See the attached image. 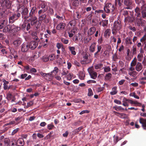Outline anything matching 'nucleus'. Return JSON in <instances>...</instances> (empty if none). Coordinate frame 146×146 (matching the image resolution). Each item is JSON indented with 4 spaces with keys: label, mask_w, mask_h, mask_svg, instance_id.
Masks as SVG:
<instances>
[{
    "label": "nucleus",
    "mask_w": 146,
    "mask_h": 146,
    "mask_svg": "<svg viewBox=\"0 0 146 146\" xmlns=\"http://www.w3.org/2000/svg\"><path fill=\"white\" fill-rule=\"evenodd\" d=\"M65 26V24L63 23H61L57 25L56 27V29L58 30H62L64 28Z\"/></svg>",
    "instance_id": "ddd939ff"
},
{
    "label": "nucleus",
    "mask_w": 146,
    "mask_h": 146,
    "mask_svg": "<svg viewBox=\"0 0 146 146\" xmlns=\"http://www.w3.org/2000/svg\"><path fill=\"white\" fill-rule=\"evenodd\" d=\"M143 57V55L142 53L139 54L137 56L138 60L139 62H141Z\"/></svg>",
    "instance_id": "4c0bfd02"
},
{
    "label": "nucleus",
    "mask_w": 146,
    "mask_h": 146,
    "mask_svg": "<svg viewBox=\"0 0 146 146\" xmlns=\"http://www.w3.org/2000/svg\"><path fill=\"white\" fill-rule=\"evenodd\" d=\"M132 39L129 37H127L126 39V40L128 44H132L131 41Z\"/></svg>",
    "instance_id": "603ef678"
},
{
    "label": "nucleus",
    "mask_w": 146,
    "mask_h": 146,
    "mask_svg": "<svg viewBox=\"0 0 146 146\" xmlns=\"http://www.w3.org/2000/svg\"><path fill=\"white\" fill-rule=\"evenodd\" d=\"M79 1L78 0H77L73 2L72 5L73 6L77 7L79 5Z\"/></svg>",
    "instance_id": "37998d69"
},
{
    "label": "nucleus",
    "mask_w": 146,
    "mask_h": 146,
    "mask_svg": "<svg viewBox=\"0 0 146 146\" xmlns=\"http://www.w3.org/2000/svg\"><path fill=\"white\" fill-rule=\"evenodd\" d=\"M89 113V111L88 110H84L81 111L80 113L79 114L80 115L85 113Z\"/></svg>",
    "instance_id": "680f3d73"
},
{
    "label": "nucleus",
    "mask_w": 146,
    "mask_h": 146,
    "mask_svg": "<svg viewBox=\"0 0 146 146\" xmlns=\"http://www.w3.org/2000/svg\"><path fill=\"white\" fill-rule=\"evenodd\" d=\"M92 26H96L98 24V21L97 20L93 19L92 20Z\"/></svg>",
    "instance_id": "49530a36"
},
{
    "label": "nucleus",
    "mask_w": 146,
    "mask_h": 146,
    "mask_svg": "<svg viewBox=\"0 0 146 146\" xmlns=\"http://www.w3.org/2000/svg\"><path fill=\"white\" fill-rule=\"evenodd\" d=\"M61 41L62 42L65 44H67L68 42V40L67 39H66L64 38H62L61 39Z\"/></svg>",
    "instance_id": "864d4df0"
},
{
    "label": "nucleus",
    "mask_w": 146,
    "mask_h": 146,
    "mask_svg": "<svg viewBox=\"0 0 146 146\" xmlns=\"http://www.w3.org/2000/svg\"><path fill=\"white\" fill-rule=\"evenodd\" d=\"M56 46L58 49H60L61 48H62L64 46L62 44V43H57L56 44Z\"/></svg>",
    "instance_id": "3c124183"
},
{
    "label": "nucleus",
    "mask_w": 146,
    "mask_h": 146,
    "mask_svg": "<svg viewBox=\"0 0 146 146\" xmlns=\"http://www.w3.org/2000/svg\"><path fill=\"white\" fill-rule=\"evenodd\" d=\"M129 103L131 104H135V105H138L139 106H140L141 104L140 103L138 102L137 101H134L132 100H129Z\"/></svg>",
    "instance_id": "473e14b6"
},
{
    "label": "nucleus",
    "mask_w": 146,
    "mask_h": 146,
    "mask_svg": "<svg viewBox=\"0 0 146 146\" xmlns=\"http://www.w3.org/2000/svg\"><path fill=\"white\" fill-rule=\"evenodd\" d=\"M69 48L70 50L71 51L72 54L74 55L76 54V52L75 51V48L74 47L70 46L69 47Z\"/></svg>",
    "instance_id": "7c9ffc66"
},
{
    "label": "nucleus",
    "mask_w": 146,
    "mask_h": 146,
    "mask_svg": "<svg viewBox=\"0 0 146 146\" xmlns=\"http://www.w3.org/2000/svg\"><path fill=\"white\" fill-rule=\"evenodd\" d=\"M123 3L125 9H132V0H124Z\"/></svg>",
    "instance_id": "7ed1b4c3"
},
{
    "label": "nucleus",
    "mask_w": 146,
    "mask_h": 146,
    "mask_svg": "<svg viewBox=\"0 0 146 146\" xmlns=\"http://www.w3.org/2000/svg\"><path fill=\"white\" fill-rule=\"evenodd\" d=\"M104 89V87H98L96 88V91L97 92H100L103 91Z\"/></svg>",
    "instance_id": "72a5a7b5"
},
{
    "label": "nucleus",
    "mask_w": 146,
    "mask_h": 146,
    "mask_svg": "<svg viewBox=\"0 0 146 146\" xmlns=\"http://www.w3.org/2000/svg\"><path fill=\"white\" fill-rule=\"evenodd\" d=\"M16 141L15 140H13L10 142V146H17Z\"/></svg>",
    "instance_id": "5fc2aeb1"
},
{
    "label": "nucleus",
    "mask_w": 146,
    "mask_h": 146,
    "mask_svg": "<svg viewBox=\"0 0 146 146\" xmlns=\"http://www.w3.org/2000/svg\"><path fill=\"white\" fill-rule=\"evenodd\" d=\"M93 92L92 90L90 88L88 89V96H92L93 95Z\"/></svg>",
    "instance_id": "09e8293b"
},
{
    "label": "nucleus",
    "mask_w": 146,
    "mask_h": 146,
    "mask_svg": "<svg viewBox=\"0 0 146 146\" xmlns=\"http://www.w3.org/2000/svg\"><path fill=\"white\" fill-rule=\"evenodd\" d=\"M96 43L94 42L92 43L91 44L89 50L91 52H93L95 51Z\"/></svg>",
    "instance_id": "a211bd4d"
},
{
    "label": "nucleus",
    "mask_w": 146,
    "mask_h": 146,
    "mask_svg": "<svg viewBox=\"0 0 146 146\" xmlns=\"http://www.w3.org/2000/svg\"><path fill=\"white\" fill-rule=\"evenodd\" d=\"M19 128H16V129L14 130L12 133V135H14L15 133H17L19 130Z\"/></svg>",
    "instance_id": "e2e57ef3"
},
{
    "label": "nucleus",
    "mask_w": 146,
    "mask_h": 146,
    "mask_svg": "<svg viewBox=\"0 0 146 146\" xmlns=\"http://www.w3.org/2000/svg\"><path fill=\"white\" fill-rule=\"evenodd\" d=\"M128 74L131 76L135 77L137 74V71H128Z\"/></svg>",
    "instance_id": "393cba45"
},
{
    "label": "nucleus",
    "mask_w": 146,
    "mask_h": 146,
    "mask_svg": "<svg viewBox=\"0 0 146 146\" xmlns=\"http://www.w3.org/2000/svg\"><path fill=\"white\" fill-rule=\"evenodd\" d=\"M54 127V126L52 123L49 124L47 125V128L49 130L52 129Z\"/></svg>",
    "instance_id": "a18cd8bd"
},
{
    "label": "nucleus",
    "mask_w": 146,
    "mask_h": 146,
    "mask_svg": "<svg viewBox=\"0 0 146 146\" xmlns=\"http://www.w3.org/2000/svg\"><path fill=\"white\" fill-rule=\"evenodd\" d=\"M28 22H30L31 25L32 26L35 25L36 24L37 22V18L36 17H32L31 18H29L28 20H27Z\"/></svg>",
    "instance_id": "423d86ee"
},
{
    "label": "nucleus",
    "mask_w": 146,
    "mask_h": 146,
    "mask_svg": "<svg viewBox=\"0 0 146 146\" xmlns=\"http://www.w3.org/2000/svg\"><path fill=\"white\" fill-rule=\"evenodd\" d=\"M68 73V71L66 69H63L62 72L61 73V76L66 75Z\"/></svg>",
    "instance_id": "e433bc0d"
},
{
    "label": "nucleus",
    "mask_w": 146,
    "mask_h": 146,
    "mask_svg": "<svg viewBox=\"0 0 146 146\" xmlns=\"http://www.w3.org/2000/svg\"><path fill=\"white\" fill-rule=\"evenodd\" d=\"M36 9V8L35 7H33L31 9V11L29 14V18H31L32 17H35V16L33 15V14L35 13V11Z\"/></svg>",
    "instance_id": "dca6fc26"
},
{
    "label": "nucleus",
    "mask_w": 146,
    "mask_h": 146,
    "mask_svg": "<svg viewBox=\"0 0 146 146\" xmlns=\"http://www.w3.org/2000/svg\"><path fill=\"white\" fill-rule=\"evenodd\" d=\"M4 142L6 146H8L9 143V138H5L4 139Z\"/></svg>",
    "instance_id": "58836bf2"
},
{
    "label": "nucleus",
    "mask_w": 146,
    "mask_h": 146,
    "mask_svg": "<svg viewBox=\"0 0 146 146\" xmlns=\"http://www.w3.org/2000/svg\"><path fill=\"white\" fill-rule=\"evenodd\" d=\"M85 77V74L83 72H80V73L79 78L81 80H83Z\"/></svg>",
    "instance_id": "c03bdc74"
},
{
    "label": "nucleus",
    "mask_w": 146,
    "mask_h": 146,
    "mask_svg": "<svg viewBox=\"0 0 146 146\" xmlns=\"http://www.w3.org/2000/svg\"><path fill=\"white\" fill-rule=\"evenodd\" d=\"M48 57L49 60L52 61L54 59L55 56L54 54H52L50 55Z\"/></svg>",
    "instance_id": "a19ab883"
},
{
    "label": "nucleus",
    "mask_w": 146,
    "mask_h": 146,
    "mask_svg": "<svg viewBox=\"0 0 146 146\" xmlns=\"http://www.w3.org/2000/svg\"><path fill=\"white\" fill-rule=\"evenodd\" d=\"M53 76L52 75V74L50 72V73H46V75L45 77V79L47 80H52Z\"/></svg>",
    "instance_id": "a878e982"
},
{
    "label": "nucleus",
    "mask_w": 146,
    "mask_h": 146,
    "mask_svg": "<svg viewBox=\"0 0 146 146\" xmlns=\"http://www.w3.org/2000/svg\"><path fill=\"white\" fill-rule=\"evenodd\" d=\"M135 22L137 23V25L139 26H140L141 24V21L142 20L141 17H135Z\"/></svg>",
    "instance_id": "bb28decb"
},
{
    "label": "nucleus",
    "mask_w": 146,
    "mask_h": 146,
    "mask_svg": "<svg viewBox=\"0 0 146 146\" xmlns=\"http://www.w3.org/2000/svg\"><path fill=\"white\" fill-rule=\"evenodd\" d=\"M91 38L89 37H84L83 41L84 43H87L90 42L91 40Z\"/></svg>",
    "instance_id": "c756f323"
},
{
    "label": "nucleus",
    "mask_w": 146,
    "mask_h": 146,
    "mask_svg": "<svg viewBox=\"0 0 146 146\" xmlns=\"http://www.w3.org/2000/svg\"><path fill=\"white\" fill-rule=\"evenodd\" d=\"M39 19L40 21H43L44 23H47L49 22V19L46 17V15L44 14L39 15Z\"/></svg>",
    "instance_id": "39448f33"
},
{
    "label": "nucleus",
    "mask_w": 146,
    "mask_h": 146,
    "mask_svg": "<svg viewBox=\"0 0 146 146\" xmlns=\"http://www.w3.org/2000/svg\"><path fill=\"white\" fill-rule=\"evenodd\" d=\"M114 102L115 103L118 104H121V102L119 100H115L114 101Z\"/></svg>",
    "instance_id": "69168bd1"
},
{
    "label": "nucleus",
    "mask_w": 146,
    "mask_h": 146,
    "mask_svg": "<svg viewBox=\"0 0 146 146\" xmlns=\"http://www.w3.org/2000/svg\"><path fill=\"white\" fill-rule=\"evenodd\" d=\"M16 143L19 146H23L24 144L23 139L22 138L19 139Z\"/></svg>",
    "instance_id": "2eb2a0df"
},
{
    "label": "nucleus",
    "mask_w": 146,
    "mask_h": 146,
    "mask_svg": "<svg viewBox=\"0 0 146 146\" xmlns=\"http://www.w3.org/2000/svg\"><path fill=\"white\" fill-rule=\"evenodd\" d=\"M141 18H146V9L143 10L141 11Z\"/></svg>",
    "instance_id": "cd10ccee"
},
{
    "label": "nucleus",
    "mask_w": 146,
    "mask_h": 146,
    "mask_svg": "<svg viewBox=\"0 0 146 146\" xmlns=\"http://www.w3.org/2000/svg\"><path fill=\"white\" fill-rule=\"evenodd\" d=\"M15 121H11L9 122V123H8L5 124L4 125V126L5 127V126H7L8 125H13V124H15Z\"/></svg>",
    "instance_id": "8fccbe9b"
},
{
    "label": "nucleus",
    "mask_w": 146,
    "mask_h": 146,
    "mask_svg": "<svg viewBox=\"0 0 146 146\" xmlns=\"http://www.w3.org/2000/svg\"><path fill=\"white\" fill-rule=\"evenodd\" d=\"M20 30V27H15L14 25V27H13L11 29V30H13V31H14L15 32H17Z\"/></svg>",
    "instance_id": "de8ad7c7"
},
{
    "label": "nucleus",
    "mask_w": 146,
    "mask_h": 146,
    "mask_svg": "<svg viewBox=\"0 0 146 146\" xmlns=\"http://www.w3.org/2000/svg\"><path fill=\"white\" fill-rule=\"evenodd\" d=\"M128 115L124 113H121L119 117L123 119H128Z\"/></svg>",
    "instance_id": "2f4dec72"
},
{
    "label": "nucleus",
    "mask_w": 146,
    "mask_h": 146,
    "mask_svg": "<svg viewBox=\"0 0 146 146\" xmlns=\"http://www.w3.org/2000/svg\"><path fill=\"white\" fill-rule=\"evenodd\" d=\"M1 51L4 55H5L7 54V51H6L4 49H1Z\"/></svg>",
    "instance_id": "338daca9"
},
{
    "label": "nucleus",
    "mask_w": 146,
    "mask_h": 146,
    "mask_svg": "<svg viewBox=\"0 0 146 146\" xmlns=\"http://www.w3.org/2000/svg\"><path fill=\"white\" fill-rule=\"evenodd\" d=\"M112 74L110 73L106 74L105 76V79L107 80H109L112 77Z\"/></svg>",
    "instance_id": "c85d7f7f"
},
{
    "label": "nucleus",
    "mask_w": 146,
    "mask_h": 146,
    "mask_svg": "<svg viewBox=\"0 0 146 146\" xmlns=\"http://www.w3.org/2000/svg\"><path fill=\"white\" fill-rule=\"evenodd\" d=\"M129 100L124 98L123 100V103L122 105L125 106H129L128 103H129Z\"/></svg>",
    "instance_id": "6ab92c4d"
},
{
    "label": "nucleus",
    "mask_w": 146,
    "mask_h": 146,
    "mask_svg": "<svg viewBox=\"0 0 146 146\" xmlns=\"http://www.w3.org/2000/svg\"><path fill=\"white\" fill-rule=\"evenodd\" d=\"M96 31V28L94 27H92L89 29L88 31V34L89 35H91L94 34Z\"/></svg>",
    "instance_id": "f8f14e48"
},
{
    "label": "nucleus",
    "mask_w": 146,
    "mask_h": 146,
    "mask_svg": "<svg viewBox=\"0 0 146 146\" xmlns=\"http://www.w3.org/2000/svg\"><path fill=\"white\" fill-rule=\"evenodd\" d=\"M143 68L142 64L140 62H137L135 67V69L137 72H139L141 71Z\"/></svg>",
    "instance_id": "6e6552de"
},
{
    "label": "nucleus",
    "mask_w": 146,
    "mask_h": 146,
    "mask_svg": "<svg viewBox=\"0 0 146 146\" xmlns=\"http://www.w3.org/2000/svg\"><path fill=\"white\" fill-rule=\"evenodd\" d=\"M104 69V72H109L111 70V68L109 66H106L104 68H103Z\"/></svg>",
    "instance_id": "c9c22d12"
},
{
    "label": "nucleus",
    "mask_w": 146,
    "mask_h": 146,
    "mask_svg": "<svg viewBox=\"0 0 146 146\" xmlns=\"http://www.w3.org/2000/svg\"><path fill=\"white\" fill-rule=\"evenodd\" d=\"M102 46H97V51L94 54V56L95 58H97L99 54L98 53L102 49Z\"/></svg>",
    "instance_id": "412c9836"
},
{
    "label": "nucleus",
    "mask_w": 146,
    "mask_h": 146,
    "mask_svg": "<svg viewBox=\"0 0 146 146\" xmlns=\"http://www.w3.org/2000/svg\"><path fill=\"white\" fill-rule=\"evenodd\" d=\"M17 19L16 17V14H14L9 18V23H13Z\"/></svg>",
    "instance_id": "4468645a"
},
{
    "label": "nucleus",
    "mask_w": 146,
    "mask_h": 146,
    "mask_svg": "<svg viewBox=\"0 0 146 146\" xmlns=\"http://www.w3.org/2000/svg\"><path fill=\"white\" fill-rule=\"evenodd\" d=\"M10 52L12 55L14 56V54L16 53V52L14 50V49L12 48H11L10 49Z\"/></svg>",
    "instance_id": "052dcab7"
},
{
    "label": "nucleus",
    "mask_w": 146,
    "mask_h": 146,
    "mask_svg": "<svg viewBox=\"0 0 146 146\" xmlns=\"http://www.w3.org/2000/svg\"><path fill=\"white\" fill-rule=\"evenodd\" d=\"M59 71V69L57 67H54L53 70L51 72V73L54 76L56 75L58 72Z\"/></svg>",
    "instance_id": "aec40b11"
},
{
    "label": "nucleus",
    "mask_w": 146,
    "mask_h": 146,
    "mask_svg": "<svg viewBox=\"0 0 146 146\" xmlns=\"http://www.w3.org/2000/svg\"><path fill=\"white\" fill-rule=\"evenodd\" d=\"M28 44L29 48L32 50H33L37 46L38 43L35 41H32L29 43Z\"/></svg>",
    "instance_id": "0eeeda50"
},
{
    "label": "nucleus",
    "mask_w": 146,
    "mask_h": 146,
    "mask_svg": "<svg viewBox=\"0 0 146 146\" xmlns=\"http://www.w3.org/2000/svg\"><path fill=\"white\" fill-rule=\"evenodd\" d=\"M29 48L28 44L23 43L22 45L21 50L22 52H25L27 51Z\"/></svg>",
    "instance_id": "9b49d317"
},
{
    "label": "nucleus",
    "mask_w": 146,
    "mask_h": 146,
    "mask_svg": "<svg viewBox=\"0 0 146 146\" xmlns=\"http://www.w3.org/2000/svg\"><path fill=\"white\" fill-rule=\"evenodd\" d=\"M139 122L142 124V126L143 129H146V119H144L142 118L139 119Z\"/></svg>",
    "instance_id": "9d476101"
},
{
    "label": "nucleus",
    "mask_w": 146,
    "mask_h": 146,
    "mask_svg": "<svg viewBox=\"0 0 146 146\" xmlns=\"http://www.w3.org/2000/svg\"><path fill=\"white\" fill-rule=\"evenodd\" d=\"M21 44V41L19 39L15 40L13 42V44L16 46H19Z\"/></svg>",
    "instance_id": "5701e85b"
},
{
    "label": "nucleus",
    "mask_w": 146,
    "mask_h": 146,
    "mask_svg": "<svg viewBox=\"0 0 146 146\" xmlns=\"http://www.w3.org/2000/svg\"><path fill=\"white\" fill-rule=\"evenodd\" d=\"M72 74L70 73L68 74L67 75V79L69 80H70L72 79Z\"/></svg>",
    "instance_id": "bf43d9fd"
},
{
    "label": "nucleus",
    "mask_w": 146,
    "mask_h": 146,
    "mask_svg": "<svg viewBox=\"0 0 146 146\" xmlns=\"http://www.w3.org/2000/svg\"><path fill=\"white\" fill-rule=\"evenodd\" d=\"M13 96L11 93H8L7 94V99L9 100H10L12 97H13Z\"/></svg>",
    "instance_id": "6e6d98bb"
},
{
    "label": "nucleus",
    "mask_w": 146,
    "mask_h": 146,
    "mask_svg": "<svg viewBox=\"0 0 146 146\" xmlns=\"http://www.w3.org/2000/svg\"><path fill=\"white\" fill-rule=\"evenodd\" d=\"M102 26L104 27L107 25L108 24V20H104L102 21Z\"/></svg>",
    "instance_id": "79ce46f5"
},
{
    "label": "nucleus",
    "mask_w": 146,
    "mask_h": 146,
    "mask_svg": "<svg viewBox=\"0 0 146 146\" xmlns=\"http://www.w3.org/2000/svg\"><path fill=\"white\" fill-rule=\"evenodd\" d=\"M14 27V25H7L6 27L4 28L3 29V32L4 33H7L10 31L12 28Z\"/></svg>",
    "instance_id": "1a4fd4ad"
},
{
    "label": "nucleus",
    "mask_w": 146,
    "mask_h": 146,
    "mask_svg": "<svg viewBox=\"0 0 146 146\" xmlns=\"http://www.w3.org/2000/svg\"><path fill=\"white\" fill-rule=\"evenodd\" d=\"M136 61L133 60L131 63L130 66H136Z\"/></svg>",
    "instance_id": "13d9d810"
},
{
    "label": "nucleus",
    "mask_w": 146,
    "mask_h": 146,
    "mask_svg": "<svg viewBox=\"0 0 146 146\" xmlns=\"http://www.w3.org/2000/svg\"><path fill=\"white\" fill-rule=\"evenodd\" d=\"M122 27V26L120 21L118 20L114 23L112 29V33L114 35H116L118 31L120 30Z\"/></svg>",
    "instance_id": "f257e3e1"
},
{
    "label": "nucleus",
    "mask_w": 146,
    "mask_h": 146,
    "mask_svg": "<svg viewBox=\"0 0 146 146\" xmlns=\"http://www.w3.org/2000/svg\"><path fill=\"white\" fill-rule=\"evenodd\" d=\"M88 70L91 77L94 79H96L97 78V74L96 72L94 71L93 67H90L88 68Z\"/></svg>",
    "instance_id": "20e7f679"
},
{
    "label": "nucleus",
    "mask_w": 146,
    "mask_h": 146,
    "mask_svg": "<svg viewBox=\"0 0 146 146\" xmlns=\"http://www.w3.org/2000/svg\"><path fill=\"white\" fill-rule=\"evenodd\" d=\"M103 66V64L100 63L94 66L95 68L96 69H98L101 68Z\"/></svg>",
    "instance_id": "ea45409f"
},
{
    "label": "nucleus",
    "mask_w": 146,
    "mask_h": 146,
    "mask_svg": "<svg viewBox=\"0 0 146 146\" xmlns=\"http://www.w3.org/2000/svg\"><path fill=\"white\" fill-rule=\"evenodd\" d=\"M142 64L144 66H146V58L145 57L144 58L142 62Z\"/></svg>",
    "instance_id": "774afa93"
},
{
    "label": "nucleus",
    "mask_w": 146,
    "mask_h": 146,
    "mask_svg": "<svg viewBox=\"0 0 146 146\" xmlns=\"http://www.w3.org/2000/svg\"><path fill=\"white\" fill-rule=\"evenodd\" d=\"M146 40V34H145L144 36L140 39V41L141 42H144Z\"/></svg>",
    "instance_id": "4d7b16f0"
},
{
    "label": "nucleus",
    "mask_w": 146,
    "mask_h": 146,
    "mask_svg": "<svg viewBox=\"0 0 146 146\" xmlns=\"http://www.w3.org/2000/svg\"><path fill=\"white\" fill-rule=\"evenodd\" d=\"M111 30L110 29H106L104 33V36L105 37H109L111 33Z\"/></svg>",
    "instance_id": "4be33fe9"
},
{
    "label": "nucleus",
    "mask_w": 146,
    "mask_h": 146,
    "mask_svg": "<svg viewBox=\"0 0 146 146\" xmlns=\"http://www.w3.org/2000/svg\"><path fill=\"white\" fill-rule=\"evenodd\" d=\"M21 8L23 9V11L21 12V14L22 15H27L28 13V10L27 8H24V7L22 6L18 9V10H20Z\"/></svg>",
    "instance_id": "f3484780"
},
{
    "label": "nucleus",
    "mask_w": 146,
    "mask_h": 146,
    "mask_svg": "<svg viewBox=\"0 0 146 146\" xmlns=\"http://www.w3.org/2000/svg\"><path fill=\"white\" fill-rule=\"evenodd\" d=\"M3 3L7 7L9 8L10 7V3L9 0H5L3 1Z\"/></svg>",
    "instance_id": "f704fd0d"
},
{
    "label": "nucleus",
    "mask_w": 146,
    "mask_h": 146,
    "mask_svg": "<svg viewBox=\"0 0 146 146\" xmlns=\"http://www.w3.org/2000/svg\"><path fill=\"white\" fill-rule=\"evenodd\" d=\"M115 7L114 5L110 3H106L104 7V11L106 13H108L110 12H113L115 10Z\"/></svg>",
    "instance_id": "f03ea898"
},
{
    "label": "nucleus",
    "mask_w": 146,
    "mask_h": 146,
    "mask_svg": "<svg viewBox=\"0 0 146 146\" xmlns=\"http://www.w3.org/2000/svg\"><path fill=\"white\" fill-rule=\"evenodd\" d=\"M104 11L102 10H96L95 11V13L96 14L97 13H103Z\"/></svg>",
    "instance_id": "0e129e2a"
},
{
    "label": "nucleus",
    "mask_w": 146,
    "mask_h": 146,
    "mask_svg": "<svg viewBox=\"0 0 146 146\" xmlns=\"http://www.w3.org/2000/svg\"><path fill=\"white\" fill-rule=\"evenodd\" d=\"M117 88L116 87H114L112 89V91L110 92V94L113 95L116 94L117 92Z\"/></svg>",
    "instance_id": "b1692460"
}]
</instances>
